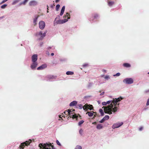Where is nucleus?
I'll return each mask as SVG.
<instances>
[{
	"label": "nucleus",
	"instance_id": "nucleus-1",
	"mask_svg": "<svg viewBox=\"0 0 149 149\" xmlns=\"http://www.w3.org/2000/svg\"><path fill=\"white\" fill-rule=\"evenodd\" d=\"M113 100L112 101L110 105H109L108 106H103L102 108H104V111L106 113H108L109 114H111L112 112H115L117 111V107L115 106L114 108H113V106H116L117 104V103L121 101L123 99V98L121 97H118V98L115 99V100L113 99Z\"/></svg>",
	"mask_w": 149,
	"mask_h": 149
},
{
	"label": "nucleus",
	"instance_id": "nucleus-2",
	"mask_svg": "<svg viewBox=\"0 0 149 149\" xmlns=\"http://www.w3.org/2000/svg\"><path fill=\"white\" fill-rule=\"evenodd\" d=\"M63 17L65 18L63 19L59 20L57 21L56 20V19L54 22V24H61L66 22L68 21V19L70 18L69 13H67L66 15H65Z\"/></svg>",
	"mask_w": 149,
	"mask_h": 149
},
{
	"label": "nucleus",
	"instance_id": "nucleus-3",
	"mask_svg": "<svg viewBox=\"0 0 149 149\" xmlns=\"http://www.w3.org/2000/svg\"><path fill=\"white\" fill-rule=\"evenodd\" d=\"M72 111H71L70 110H68V111H65V112H64V114L63 113L62 114V115H61L59 116V117L60 118H61V117H65V115H70V117H72L73 119H74L75 118H76L77 116L75 115H70V114L71 113H72Z\"/></svg>",
	"mask_w": 149,
	"mask_h": 149
},
{
	"label": "nucleus",
	"instance_id": "nucleus-4",
	"mask_svg": "<svg viewBox=\"0 0 149 149\" xmlns=\"http://www.w3.org/2000/svg\"><path fill=\"white\" fill-rule=\"evenodd\" d=\"M51 146V143H40L39 145V147L40 148H43V149H49L48 148H46V147H50Z\"/></svg>",
	"mask_w": 149,
	"mask_h": 149
},
{
	"label": "nucleus",
	"instance_id": "nucleus-5",
	"mask_svg": "<svg viewBox=\"0 0 149 149\" xmlns=\"http://www.w3.org/2000/svg\"><path fill=\"white\" fill-rule=\"evenodd\" d=\"M133 80L132 78H126L123 80V82L126 84H130L133 83Z\"/></svg>",
	"mask_w": 149,
	"mask_h": 149
},
{
	"label": "nucleus",
	"instance_id": "nucleus-6",
	"mask_svg": "<svg viewBox=\"0 0 149 149\" xmlns=\"http://www.w3.org/2000/svg\"><path fill=\"white\" fill-rule=\"evenodd\" d=\"M83 108L84 110L87 111L88 109L91 110L93 109V107L92 105H88L87 104H85L83 106Z\"/></svg>",
	"mask_w": 149,
	"mask_h": 149
},
{
	"label": "nucleus",
	"instance_id": "nucleus-7",
	"mask_svg": "<svg viewBox=\"0 0 149 149\" xmlns=\"http://www.w3.org/2000/svg\"><path fill=\"white\" fill-rule=\"evenodd\" d=\"M30 142L29 141H26L21 143L19 147V148L20 149H23L25 146H28L30 144Z\"/></svg>",
	"mask_w": 149,
	"mask_h": 149
},
{
	"label": "nucleus",
	"instance_id": "nucleus-8",
	"mask_svg": "<svg viewBox=\"0 0 149 149\" xmlns=\"http://www.w3.org/2000/svg\"><path fill=\"white\" fill-rule=\"evenodd\" d=\"M39 27L41 29H43L45 26V22L43 21H40L39 23Z\"/></svg>",
	"mask_w": 149,
	"mask_h": 149
},
{
	"label": "nucleus",
	"instance_id": "nucleus-9",
	"mask_svg": "<svg viewBox=\"0 0 149 149\" xmlns=\"http://www.w3.org/2000/svg\"><path fill=\"white\" fill-rule=\"evenodd\" d=\"M123 124V122L119 123L114 124L112 127L113 128H118Z\"/></svg>",
	"mask_w": 149,
	"mask_h": 149
},
{
	"label": "nucleus",
	"instance_id": "nucleus-10",
	"mask_svg": "<svg viewBox=\"0 0 149 149\" xmlns=\"http://www.w3.org/2000/svg\"><path fill=\"white\" fill-rule=\"evenodd\" d=\"M32 62H36L38 59V55L37 54L33 55L31 57Z\"/></svg>",
	"mask_w": 149,
	"mask_h": 149
},
{
	"label": "nucleus",
	"instance_id": "nucleus-11",
	"mask_svg": "<svg viewBox=\"0 0 149 149\" xmlns=\"http://www.w3.org/2000/svg\"><path fill=\"white\" fill-rule=\"evenodd\" d=\"M47 67V65L46 64L42 65L40 67H38L37 68V70H42Z\"/></svg>",
	"mask_w": 149,
	"mask_h": 149
},
{
	"label": "nucleus",
	"instance_id": "nucleus-12",
	"mask_svg": "<svg viewBox=\"0 0 149 149\" xmlns=\"http://www.w3.org/2000/svg\"><path fill=\"white\" fill-rule=\"evenodd\" d=\"M32 64L31 65V68L32 69H35L37 67L38 63L37 62H33Z\"/></svg>",
	"mask_w": 149,
	"mask_h": 149
},
{
	"label": "nucleus",
	"instance_id": "nucleus-13",
	"mask_svg": "<svg viewBox=\"0 0 149 149\" xmlns=\"http://www.w3.org/2000/svg\"><path fill=\"white\" fill-rule=\"evenodd\" d=\"M37 4V3L35 1H30L29 3V5L31 6H34L36 5Z\"/></svg>",
	"mask_w": 149,
	"mask_h": 149
},
{
	"label": "nucleus",
	"instance_id": "nucleus-14",
	"mask_svg": "<svg viewBox=\"0 0 149 149\" xmlns=\"http://www.w3.org/2000/svg\"><path fill=\"white\" fill-rule=\"evenodd\" d=\"M46 33L47 32H45L44 33H42V32L40 31L39 33V35L41 37L43 38L45 36Z\"/></svg>",
	"mask_w": 149,
	"mask_h": 149
},
{
	"label": "nucleus",
	"instance_id": "nucleus-15",
	"mask_svg": "<svg viewBox=\"0 0 149 149\" xmlns=\"http://www.w3.org/2000/svg\"><path fill=\"white\" fill-rule=\"evenodd\" d=\"M77 104V102L76 101H74L70 103V106H73L76 105Z\"/></svg>",
	"mask_w": 149,
	"mask_h": 149
},
{
	"label": "nucleus",
	"instance_id": "nucleus-16",
	"mask_svg": "<svg viewBox=\"0 0 149 149\" xmlns=\"http://www.w3.org/2000/svg\"><path fill=\"white\" fill-rule=\"evenodd\" d=\"M65 9V6H64L62 8V9H61V12L60 13V15L61 16H62L63 15V14L64 13V12Z\"/></svg>",
	"mask_w": 149,
	"mask_h": 149
},
{
	"label": "nucleus",
	"instance_id": "nucleus-17",
	"mask_svg": "<svg viewBox=\"0 0 149 149\" xmlns=\"http://www.w3.org/2000/svg\"><path fill=\"white\" fill-rule=\"evenodd\" d=\"M123 66L126 68H129L130 67L131 65L130 64L127 63H125L123 64Z\"/></svg>",
	"mask_w": 149,
	"mask_h": 149
},
{
	"label": "nucleus",
	"instance_id": "nucleus-18",
	"mask_svg": "<svg viewBox=\"0 0 149 149\" xmlns=\"http://www.w3.org/2000/svg\"><path fill=\"white\" fill-rule=\"evenodd\" d=\"M108 5L109 6H111L114 4V2L113 1H109L108 2Z\"/></svg>",
	"mask_w": 149,
	"mask_h": 149
},
{
	"label": "nucleus",
	"instance_id": "nucleus-19",
	"mask_svg": "<svg viewBox=\"0 0 149 149\" xmlns=\"http://www.w3.org/2000/svg\"><path fill=\"white\" fill-rule=\"evenodd\" d=\"M38 16H39L38 15L37 17H36L33 20V23L34 24V25H35L36 24V22H37Z\"/></svg>",
	"mask_w": 149,
	"mask_h": 149
},
{
	"label": "nucleus",
	"instance_id": "nucleus-20",
	"mask_svg": "<svg viewBox=\"0 0 149 149\" xmlns=\"http://www.w3.org/2000/svg\"><path fill=\"white\" fill-rule=\"evenodd\" d=\"M74 74V72H72L68 71L66 72V74L68 75H72Z\"/></svg>",
	"mask_w": 149,
	"mask_h": 149
},
{
	"label": "nucleus",
	"instance_id": "nucleus-21",
	"mask_svg": "<svg viewBox=\"0 0 149 149\" xmlns=\"http://www.w3.org/2000/svg\"><path fill=\"white\" fill-rule=\"evenodd\" d=\"M99 112L101 113V116H104V113L102 109H99Z\"/></svg>",
	"mask_w": 149,
	"mask_h": 149
},
{
	"label": "nucleus",
	"instance_id": "nucleus-22",
	"mask_svg": "<svg viewBox=\"0 0 149 149\" xmlns=\"http://www.w3.org/2000/svg\"><path fill=\"white\" fill-rule=\"evenodd\" d=\"M102 127V126L101 124H99L97 125V129H100Z\"/></svg>",
	"mask_w": 149,
	"mask_h": 149
},
{
	"label": "nucleus",
	"instance_id": "nucleus-23",
	"mask_svg": "<svg viewBox=\"0 0 149 149\" xmlns=\"http://www.w3.org/2000/svg\"><path fill=\"white\" fill-rule=\"evenodd\" d=\"M86 113H88V115L90 117L92 116L93 115V113H92L91 111V112H87Z\"/></svg>",
	"mask_w": 149,
	"mask_h": 149
},
{
	"label": "nucleus",
	"instance_id": "nucleus-24",
	"mask_svg": "<svg viewBox=\"0 0 149 149\" xmlns=\"http://www.w3.org/2000/svg\"><path fill=\"white\" fill-rule=\"evenodd\" d=\"M28 0H24L23 2L21 3H20V5L22 4H23V5H25L26 3L28 2Z\"/></svg>",
	"mask_w": 149,
	"mask_h": 149
},
{
	"label": "nucleus",
	"instance_id": "nucleus-25",
	"mask_svg": "<svg viewBox=\"0 0 149 149\" xmlns=\"http://www.w3.org/2000/svg\"><path fill=\"white\" fill-rule=\"evenodd\" d=\"M105 120H108L109 118V116L108 115L105 116L103 118Z\"/></svg>",
	"mask_w": 149,
	"mask_h": 149
},
{
	"label": "nucleus",
	"instance_id": "nucleus-26",
	"mask_svg": "<svg viewBox=\"0 0 149 149\" xmlns=\"http://www.w3.org/2000/svg\"><path fill=\"white\" fill-rule=\"evenodd\" d=\"M83 106L82 104H80L78 105L77 107L79 109H81L83 108Z\"/></svg>",
	"mask_w": 149,
	"mask_h": 149
},
{
	"label": "nucleus",
	"instance_id": "nucleus-27",
	"mask_svg": "<svg viewBox=\"0 0 149 149\" xmlns=\"http://www.w3.org/2000/svg\"><path fill=\"white\" fill-rule=\"evenodd\" d=\"M60 5L59 4H58L56 6V10L57 11H58L60 8Z\"/></svg>",
	"mask_w": 149,
	"mask_h": 149
},
{
	"label": "nucleus",
	"instance_id": "nucleus-28",
	"mask_svg": "<svg viewBox=\"0 0 149 149\" xmlns=\"http://www.w3.org/2000/svg\"><path fill=\"white\" fill-rule=\"evenodd\" d=\"M7 6V4H4L1 6V8L2 9H4Z\"/></svg>",
	"mask_w": 149,
	"mask_h": 149
},
{
	"label": "nucleus",
	"instance_id": "nucleus-29",
	"mask_svg": "<svg viewBox=\"0 0 149 149\" xmlns=\"http://www.w3.org/2000/svg\"><path fill=\"white\" fill-rule=\"evenodd\" d=\"M84 122V121L83 120H81L78 123V125H81Z\"/></svg>",
	"mask_w": 149,
	"mask_h": 149
},
{
	"label": "nucleus",
	"instance_id": "nucleus-30",
	"mask_svg": "<svg viewBox=\"0 0 149 149\" xmlns=\"http://www.w3.org/2000/svg\"><path fill=\"white\" fill-rule=\"evenodd\" d=\"M82 147L80 146H77L74 149H81Z\"/></svg>",
	"mask_w": 149,
	"mask_h": 149
},
{
	"label": "nucleus",
	"instance_id": "nucleus-31",
	"mask_svg": "<svg viewBox=\"0 0 149 149\" xmlns=\"http://www.w3.org/2000/svg\"><path fill=\"white\" fill-rule=\"evenodd\" d=\"M19 1L18 0H15L13 2V4L14 5L15 3H17Z\"/></svg>",
	"mask_w": 149,
	"mask_h": 149
},
{
	"label": "nucleus",
	"instance_id": "nucleus-32",
	"mask_svg": "<svg viewBox=\"0 0 149 149\" xmlns=\"http://www.w3.org/2000/svg\"><path fill=\"white\" fill-rule=\"evenodd\" d=\"M98 17V15L97 14H94V18H96Z\"/></svg>",
	"mask_w": 149,
	"mask_h": 149
},
{
	"label": "nucleus",
	"instance_id": "nucleus-33",
	"mask_svg": "<svg viewBox=\"0 0 149 149\" xmlns=\"http://www.w3.org/2000/svg\"><path fill=\"white\" fill-rule=\"evenodd\" d=\"M56 143L57 144V145H59V146H61V143H60V142L58 141V140H56Z\"/></svg>",
	"mask_w": 149,
	"mask_h": 149
},
{
	"label": "nucleus",
	"instance_id": "nucleus-34",
	"mask_svg": "<svg viewBox=\"0 0 149 149\" xmlns=\"http://www.w3.org/2000/svg\"><path fill=\"white\" fill-rule=\"evenodd\" d=\"M83 131L81 129L79 131V133L80 134H81V135H82V134L83 133Z\"/></svg>",
	"mask_w": 149,
	"mask_h": 149
},
{
	"label": "nucleus",
	"instance_id": "nucleus-35",
	"mask_svg": "<svg viewBox=\"0 0 149 149\" xmlns=\"http://www.w3.org/2000/svg\"><path fill=\"white\" fill-rule=\"evenodd\" d=\"M105 121L104 119L103 118L100 121H99L100 123H103L104 121Z\"/></svg>",
	"mask_w": 149,
	"mask_h": 149
},
{
	"label": "nucleus",
	"instance_id": "nucleus-36",
	"mask_svg": "<svg viewBox=\"0 0 149 149\" xmlns=\"http://www.w3.org/2000/svg\"><path fill=\"white\" fill-rule=\"evenodd\" d=\"M102 105H103L105 106L107 104L106 103V102H103L102 103Z\"/></svg>",
	"mask_w": 149,
	"mask_h": 149
},
{
	"label": "nucleus",
	"instance_id": "nucleus-37",
	"mask_svg": "<svg viewBox=\"0 0 149 149\" xmlns=\"http://www.w3.org/2000/svg\"><path fill=\"white\" fill-rule=\"evenodd\" d=\"M120 73H118L117 74H116L114 75V76H120Z\"/></svg>",
	"mask_w": 149,
	"mask_h": 149
},
{
	"label": "nucleus",
	"instance_id": "nucleus-38",
	"mask_svg": "<svg viewBox=\"0 0 149 149\" xmlns=\"http://www.w3.org/2000/svg\"><path fill=\"white\" fill-rule=\"evenodd\" d=\"M149 105V98L148 100L147 101L146 103V105L148 106Z\"/></svg>",
	"mask_w": 149,
	"mask_h": 149
},
{
	"label": "nucleus",
	"instance_id": "nucleus-39",
	"mask_svg": "<svg viewBox=\"0 0 149 149\" xmlns=\"http://www.w3.org/2000/svg\"><path fill=\"white\" fill-rule=\"evenodd\" d=\"M88 66V64H85L83 65V67H84L87 66Z\"/></svg>",
	"mask_w": 149,
	"mask_h": 149
},
{
	"label": "nucleus",
	"instance_id": "nucleus-40",
	"mask_svg": "<svg viewBox=\"0 0 149 149\" xmlns=\"http://www.w3.org/2000/svg\"><path fill=\"white\" fill-rule=\"evenodd\" d=\"M111 102V101H109L106 102V103L107 104H109Z\"/></svg>",
	"mask_w": 149,
	"mask_h": 149
},
{
	"label": "nucleus",
	"instance_id": "nucleus-41",
	"mask_svg": "<svg viewBox=\"0 0 149 149\" xmlns=\"http://www.w3.org/2000/svg\"><path fill=\"white\" fill-rule=\"evenodd\" d=\"M143 128V127H140L139 128V130L140 131H141L142 130V129Z\"/></svg>",
	"mask_w": 149,
	"mask_h": 149
},
{
	"label": "nucleus",
	"instance_id": "nucleus-42",
	"mask_svg": "<svg viewBox=\"0 0 149 149\" xmlns=\"http://www.w3.org/2000/svg\"><path fill=\"white\" fill-rule=\"evenodd\" d=\"M104 92H102V93H101L100 94V95H104Z\"/></svg>",
	"mask_w": 149,
	"mask_h": 149
},
{
	"label": "nucleus",
	"instance_id": "nucleus-43",
	"mask_svg": "<svg viewBox=\"0 0 149 149\" xmlns=\"http://www.w3.org/2000/svg\"><path fill=\"white\" fill-rule=\"evenodd\" d=\"M51 146V147H52V149H55V148H54V146H52L51 145V146Z\"/></svg>",
	"mask_w": 149,
	"mask_h": 149
},
{
	"label": "nucleus",
	"instance_id": "nucleus-44",
	"mask_svg": "<svg viewBox=\"0 0 149 149\" xmlns=\"http://www.w3.org/2000/svg\"><path fill=\"white\" fill-rule=\"evenodd\" d=\"M109 76H106L105 77V78L106 79H108L109 78Z\"/></svg>",
	"mask_w": 149,
	"mask_h": 149
},
{
	"label": "nucleus",
	"instance_id": "nucleus-45",
	"mask_svg": "<svg viewBox=\"0 0 149 149\" xmlns=\"http://www.w3.org/2000/svg\"><path fill=\"white\" fill-rule=\"evenodd\" d=\"M60 0H56L55 2L56 3H57V2H58L60 1Z\"/></svg>",
	"mask_w": 149,
	"mask_h": 149
},
{
	"label": "nucleus",
	"instance_id": "nucleus-46",
	"mask_svg": "<svg viewBox=\"0 0 149 149\" xmlns=\"http://www.w3.org/2000/svg\"><path fill=\"white\" fill-rule=\"evenodd\" d=\"M47 9L48 10V8H49V7H48V5H47ZM47 12H48V10L47 11Z\"/></svg>",
	"mask_w": 149,
	"mask_h": 149
},
{
	"label": "nucleus",
	"instance_id": "nucleus-47",
	"mask_svg": "<svg viewBox=\"0 0 149 149\" xmlns=\"http://www.w3.org/2000/svg\"><path fill=\"white\" fill-rule=\"evenodd\" d=\"M54 54L53 53L51 54V55L52 56H54Z\"/></svg>",
	"mask_w": 149,
	"mask_h": 149
},
{
	"label": "nucleus",
	"instance_id": "nucleus-48",
	"mask_svg": "<svg viewBox=\"0 0 149 149\" xmlns=\"http://www.w3.org/2000/svg\"><path fill=\"white\" fill-rule=\"evenodd\" d=\"M3 17H4V16H2L1 17H0V19H2Z\"/></svg>",
	"mask_w": 149,
	"mask_h": 149
},
{
	"label": "nucleus",
	"instance_id": "nucleus-49",
	"mask_svg": "<svg viewBox=\"0 0 149 149\" xmlns=\"http://www.w3.org/2000/svg\"><path fill=\"white\" fill-rule=\"evenodd\" d=\"M53 6L52 5H51V7L52 8L53 7Z\"/></svg>",
	"mask_w": 149,
	"mask_h": 149
},
{
	"label": "nucleus",
	"instance_id": "nucleus-50",
	"mask_svg": "<svg viewBox=\"0 0 149 149\" xmlns=\"http://www.w3.org/2000/svg\"><path fill=\"white\" fill-rule=\"evenodd\" d=\"M101 92H102V91H99V92H100V93H101Z\"/></svg>",
	"mask_w": 149,
	"mask_h": 149
},
{
	"label": "nucleus",
	"instance_id": "nucleus-51",
	"mask_svg": "<svg viewBox=\"0 0 149 149\" xmlns=\"http://www.w3.org/2000/svg\"><path fill=\"white\" fill-rule=\"evenodd\" d=\"M94 116H95L96 115H95V114H94Z\"/></svg>",
	"mask_w": 149,
	"mask_h": 149
},
{
	"label": "nucleus",
	"instance_id": "nucleus-52",
	"mask_svg": "<svg viewBox=\"0 0 149 149\" xmlns=\"http://www.w3.org/2000/svg\"><path fill=\"white\" fill-rule=\"evenodd\" d=\"M93 113H95V115H96V112H93Z\"/></svg>",
	"mask_w": 149,
	"mask_h": 149
},
{
	"label": "nucleus",
	"instance_id": "nucleus-53",
	"mask_svg": "<svg viewBox=\"0 0 149 149\" xmlns=\"http://www.w3.org/2000/svg\"><path fill=\"white\" fill-rule=\"evenodd\" d=\"M42 44H41V45H42Z\"/></svg>",
	"mask_w": 149,
	"mask_h": 149
},
{
	"label": "nucleus",
	"instance_id": "nucleus-54",
	"mask_svg": "<svg viewBox=\"0 0 149 149\" xmlns=\"http://www.w3.org/2000/svg\"><path fill=\"white\" fill-rule=\"evenodd\" d=\"M148 74H149V72L148 73Z\"/></svg>",
	"mask_w": 149,
	"mask_h": 149
},
{
	"label": "nucleus",
	"instance_id": "nucleus-55",
	"mask_svg": "<svg viewBox=\"0 0 149 149\" xmlns=\"http://www.w3.org/2000/svg\"><path fill=\"white\" fill-rule=\"evenodd\" d=\"M53 5L55 6V5L54 4H53Z\"/></svg>",
	"mask_w": 149,
	"mask_h": 149
},
{
	"label": "nucleus",
	"instance_id": "nucleus-56",
	"mask_svg": "<svg viewBox=\"0 0 149 149\" xmlns=\"http://www.w3.org/2000/svg\"><path fill=\"white\" fill-rule=\"evenodd\" d=\"M104 72H105V70H104Z\"/></svg>",
	"mask_w": 149,
	"mask_h": 149
}]
</instances>
